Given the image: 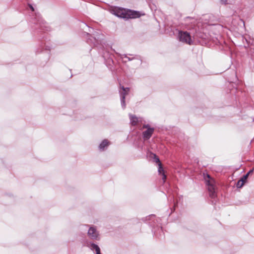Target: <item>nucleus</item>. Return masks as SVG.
Returning a JSON list of instances; mask_svg holds the SVG:
<instances>
[{"instance_id": "obj_1", "label": "nucleus", "mask_w": 254, "mask_h": 254, "mask_svg": "<svg viewBox=\"0 0 254 254\" xmlns=\"http://www.w3.org/2000/svg\"><path fill=\"white\" fill-rule=\"evenodd\" d=\"M112 13L117 16L123 18H135L140 17V14L136 11L115 7L112 10Z\"/></svg>"}, {"instance_id": "obj_2", "label": "nucleus", "mask_w": 254, "mask_h": 254, "mask_svg": "<svg viewBox=\"0 0 254 254\" xmlns=\"http://www.w3.org/2000/svg\"><path fill=\"white\" fill-rule=\"evenodd\" d=\"M204 179L208 186V190L209 192L210 196L212 198H214L216 196L214 180L208 174L206 176L204 175Z\"/></svg>"}, {"instance_id": "obj_3", "label": "nucleus", "mask_w": 254, "mask_h": 254, "mask_svg": "<svg viewBox=\"0 0 254 254\" xmlns=\"http://www.w3.org/2000/svg\"><path fill=\"white\" fill-rule=\"evenodd\" d=\"M180 40L182 42H185L187 44L190 45L192 43L190 34L187 32H180L179 33Z\"/></svg>"}, {"instance_id": "obj_4", "label": "nucleus", "mask_w": 254, "mask_h": 254, "mask_svg": "<svg viewBox=\"0 0 254 254\" xmlns=\"http://www.w3.org/2000/svg\"><path fill=\"white\" fill-rule=\"evenodd\" d=\"M89 237L92 240H97L99 234L98 231L95 227H90L88 231Z\"/></svg>"}, {"instance_id": "obj_5", "label": "nucleus", "mask_w": 254, "mask_h": 254, "mask_svg": "<svg viewBox=\"0 0 254 254\" xmlns=\"http://www.w3.org/2000/svg\"><path fill=\"white\" fill-rule=\"evenodd\" d=\"M155 157V161L156 163H158V173L159 174H161L162 175V180H163V182H164L166 179V176L165 175L164 170L162 167V164L161 162H160L159 159L156 157L155 155H154Z\"/></svg>"}, {"instance_id": "obj_6", "label": "nucleus", "mask_w": 254, "mask_h": 254, "mask_svg": "<svg viewBox=\"0 0 254 254\" xmlns=\"http://www.w3.org/2000/svg\"><path fill=\"white\" fill-rule=\"evenodd\" d=\"M143 127L147 128V130L143 132V138L145 139H149L152 135L154 129L149 127L148 125H144Z\"/></svg>"}, {"instance_id": "obj_7", "label": "nucleus", "mask_w": 254, "mask_h": 254, "mask_svg": "<svg viewBox=\"0 0 254 254\" xmlns=\"http://www.w3.org/2000/svg\"><path fill=\"white\" fill-rule=\"evenodd\" d=\"M123 91L121 92V102L122 106L125 108V97L126 95L128 93L129 89L128 88H124V87H122Z\"/></svg>"}, {"instance_id": "obj_8", "label": "nucleus", "mask_w": 254, "mask_h": 254, "mask_svg": "<svg viewBox=\"0 0 254 254\" xmlns=\"http://www.w3.org/2000/svg\"><path fill=\"white\" fill-rule=\"evenodd\" d=\"M130 123L132 126H135L137 123L141 122V119L137 118L136 116L129 115Z\"/></svg>"}, {"instance_id": "obj_9", "label": "nucleus", "mask_w": 254, "mask_h": 254, "mask_svg": "<svg viewBox=\"0 0 254 254\" xmlns=\"http://www.w3.org/2000/svg\"><path fill=\"white\" fill-rule=\"evenodd\" d=\"M109 144L108 141L106 139L104 140L99 145L100 150H104V148L107 146Z\"/></svg>"}, {"instance_id": "obj_10", "label": "nucleus", "mask_w": 254, "mask_h": 254, "mask_svg": "<svg viewBox=\"0 0 254 254\" xmlns=\"http://www.w3.org/2000/svg\"><path fill=\"white\" fill-rule=\"evenodd\" d=\"M90 248L92 250H95L96 251V254H97V253L100 252V248L97 245H96L95 244H93V243L91 244Z\"/></svg>"}, {"instance_id": "obj_11", "label": "nucleus", "mask_w": 254, "mask_h": 254, "mask_svg": "<svg viewBox=\"0 0 254 254\" xmlns=\"http://www.w3.org/2000/svg\"><path fill=\"white\" fill-rule=\"evenodd\" d=\"M244 183L243 182V180H240L237 184V187L238 188H241L244 185Z\"/></svg>"}, {"instance_id": "obj_12", "label": "nucleus", "mask_w": 254, "mask_h": 254, "mask_svg": "<svg viewBox=\"0 0 254 254\" xmlns=\"http://www.w3.org/2000/svg\"><path fill=\"white\" fill-rule=\"evenodd\" d=\"M248 177V174H246L244 175L240 180H243L244 184L246 182L247 180Z\"/></svg>"}, {"instance_id": "obj_13", "label": "nucleus", "mask_w": 254, "mask_h": 254, "mask_svg": "<svg viewBox=\"0 0 254 254\" xmlns=\"http://www.w3.org/2000/svg\"><path fill=\"white\" fill-rule=\"evenodd\" d=\"M221 2L223 4H226L227 2V0H220Z\"/></svg>"}, {"instance_id": "obj_14", "label": "nucleus", "mask_w": 254, "mask_h": 254, "mask_svg": "<svg viewBox=\"0 0 254 254\" xmlns=\"http://www.w3.org/2000/svg\"><path fill=\"white\" fill-rule=\"evenodd\" d=\"M253 172V170H250L247 174H248V176Z\"/></svg>"}, {"instance_id": "obj_15", "label": "nucleus", "mask_w": 254, "mask_h": 254, "mask_svg": "<svg viewBox=\"0 0 254 254\" xmlns=\"http://www.w3.org/2000/svg\"><path fill=\"white\" fill-rule=\"evenodd\" d=\"M30 7L32 11H34V8H33V7L32 5H30Z\"/></svg>"}, {"instance_id": "obj_16", "label": "nucleus", "mask_w": 254, "mask_h": 254, "mask_svg": "<svg viewBox=\"0 0 254 254\" xmlns=\"http://www.w3.org/2000/svg\"><path fill=\"white\" fill-rule=\"evenodd\" d=\"M125 58H126V59H128V58H127V57L126 56H125Z\"/></svg>"}, {"instance_id": "obj_17", "label": "nucleus", "mask_w": 254, "mask_h": 254, "mask_svg": "<svg viewBox=\"0 0 254 254\" xmlns=\"http://www.w3.org/2000/svg\"><path fill=\"white\" fill-rule=\"evenodd\" d=\"M96 254H101V253L100 252V253H98Z\"/></svg>"}]
</instances>
